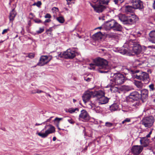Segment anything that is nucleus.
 Returning <instances> with one entry per match:
<instances>
[{"mask_svg":"<svg viewBox=\"0 0 155 155\" xmlns=\"http://www.w3.org/2000/svg\"><path fill=\"white\" fill-rule=\"evenodd\" d=\"M94 63L90 64V69L97 70L101 73H107L110 67L107 60L98 58L94 60Z\"/></svg>","mask_w":155,"mask_h":155,"instance_id":"1","label":"nucleus"},{"mask_svg":"<svg viewBox=\"0 0 155 155\" xmlns=\"http://www.w3.org/2000/svg\"><path fill=\"white\" fill-rule=\"evenodd\" d=\"M130 50H132L134 53L137 54L142 52L141 48L140 45L136 43L130 41L129 45Z\"/></svg>","mask_w":155,"mask_h":155,"instance_id":"2","label":"nucleus"},{"mask_svg":"<svg viewBox=\"0 0 155 155\" xmlns=\"http://www.w3.org/2000/svg\"><path fill=\"white\" fill-rule=\"evenodd\" d=\"M113 82L116 85L121 84L124 83L125 81L124 76L120 74H114L113 78Z\"/></svg>","mask_w":155,"mask_h":155,"instance_id":"3","label":"nucleus"},{"mask_svg":"<svg viewBox=\"0 0 155 155\" xmlns=\"http://www.w3.org/2000/svg\"><path fill=\"white\" fill-rule=\"evenodd\" d=\"M51 56H49L47 55L41 56L40 58L39 61L36 66L33 67H35L36 66H42L48 64L52 59Z\"/></svg>","mask_w":155,"mask_h":155,"instance_id":"4","label":"nucleus"},{"mask_svg":"<svg viewBox=\"0 0 155 155\" xmlns=\"http://www.w3.org/2000/svg\"><path fill=\"white\" fill-rule=\"evenodd\" d=\"M134 77L142 80L145 84L148 83L150 81L148 74L145 72H143L139 75H137L135 73L134 74Z\"/></svg>","mask_w":155,"mask_h":155,"instance_id":"5","label":"nucleus"},{"mask_svg":"<svg viewBox=\"0 0 155 155\" xmlns=\"http://www.w3.org/2000/svg\"><path fill=\"white\" fill-rule=\"evenodd\" d=\"M107 26L110 29L117 31H121L122 28L121 26L114 20L108 22Z\"/></svg>","mask_w":155,"mask_h":155,"instance_id":"6","label":"nucleus"},{"mask_svg":"<svg viewBox=\"0 0 155 155\" xmlns=\"http://www.w3.org/2000/svg\"><path fill=\"white\" fill-rule=\"evenodd\" d=\"M75 56V52L71 51L70 49H68L66 51L63 53H60L59 56L61 58L64 57L66 59H72Z\"/></svg>","mask_w":155,"mask_h":155,"instance_id":"7","label":"nucleus"},{"mask_svg":"<svg viewBox=\"0 0 155 155\" xmlns=\"http://www.w3.org/2000/svg\"><path fill=\"white\" fill-rule=\"evenodd\" d=\"M140 94L137 91H134L130 93L129 95L127 98V102L140 100Z\"/></svg>","mask_w":155,"mask_h":155,"instance_id":"8","label":"nucleus"},{"mask_svg":"<svg viewBox=\"0 0 155 155\" xmlns=\"http://www.w3.org/2000/svg\"><path fill=\"white\" fill-rule=\"evenodd\" d=\"M154 122V119L152 117H148L143 118L141 123L145 127H150L152 125Z\"/></svg>","mask_w":155,"mask_h":155,"instance_id":"9","label":"nucleus"},{"mask_svg":"<svg viewBox=\"0 0 155 155\" xmlns=\"http://www.w3.org/2000/svg\"><path fill=\"white\" fill-rule=\"evenodd\" d=\"M91 6L94 8V11L98 13L102 12L105 8V7L101 3H98V2L94 4H90Z\"/></svg>","mask_w":155,"mask_h":155,"instance_id":"10","label":"nucleus"},{"mask_svg":"<svg viewBox=\"0 0 155 155\" xmlns=\"http://www.w3.org/2000/svg\"><path fill=\"white\" fill-rule=\"evenodd\" d=\"M48 126L50 127L48 130L45 131V133H38V135L42 138H45L47 137L49 134H52L55 131V128L53 126L51 125H49Z\"/></svg>","mask_w":155,"mask_h":155,"instance_id":"11","label":"nucleus"},{"mask_svg":"<svg viewBox=\"0 0 155 155\" xmlns=\"http://www.w3.org/2000/svg\"><path fill=\"white\" fill-rule=\"evenodd\" d=\"M131 2L134 9H142L143 8V2L140 0H131Z\"/></svg>","mask_w":155,"mask_h":155,"instance_id":"12","label":"nucleus"},{"mask_svg":"<svg viewBox=\"0 0 155 155\" xmlns=\"http://www.w3.org/2000/svg\"><path fill=\"white\" fill-rule=\"evenodd\" d=\"M94 94L93 92L91 90H88L86 91L83 96V101L85 103H86L89 100L92 96L94 95Z\"/></svg>","mask_w":155,"mask_h":155,"instance_id":"13","label":"nucleus"},{"mask_svg":"<svg viewBox=\"0 0 155 155\" xmlns=\"http://www.w3.org/2000/svg\"><path fill=\"white\" fill-rule=\"evenodd\" d=\"M148 91L146 89H143L141 91L140 99L143 102H145L147 100L148 96Z\"/></svg>","mask_w":155,"mask_h":155,"instance_id":"14","label":"nucleus"},{"mask_svg":"<svg viewBox=\"0 0 155 155\" xmlns=\"http://www.w3.org/2000/svg\"><path fill=\"white\" fill-rule=\"evenodd\" d=\"M138 20V17L135 15H132L130 17H127L126 21V24L132 25L135 23Z\"/></svg>","mask_w":155,"mask_h":155,"instance_id":"15","label":"nucleus"},{"mask_svg":"<svg viewBox=\"0 0 155 155\" xmlns=\"http://www.w3.org/2000/svg\"><path fill=\"white\" fill-rule=\"evenodd\" d=\"M88 117V115L87 111L85 110H82L81 111V113L79 116V119L84 121V120L86 119Z\"/></svg>","mask_w":155,"mask_h":155,"instance_id":"16","label":"nucleus"},{"mask_svg":"<svg viewBox=\"0 0 155 155\" xmlns=\"http://www.w3.org/2000/svg\"><path fill=\"white\" fill-rule=\"evenodd\" d=\"M139 100H134L127 102L130 104L131 106L133 107V108H137L141 105V103Z\"/></svg>","mask_w":155,"mask_h":155,"instance_id":"17","label":"nucleus"},{"mask_svg":"<svg viewBox=\"0 0 155 155\" xmlns=\"http://www.w3.org/2000/svg\"><path fill=\"white\" fill-rule=\"evenodd\" d=\"M148 39L153 43H155V30L151 31L149 34Z\"/></svg>","mask_w":155,"mask_h":155,"instance_id":"18","label":"nucleus"},{"mask_svg":"<svg viewBox=\"0 0 155 155\" xmlns=\"http://www.w3.org/2000/svg\"><path fill=\"white\" fill-rule=\"evenodd\" d=\"M15 9V8L12 9L9 13V18L10 21L12 22L14 20L15 18L16 15V13Z\"/></svg>","mask_w":155,"mask_h":155,"instance_id":"19","label":"nucleus"},{"mask_svg":"<svg viewBox=\"0 0 155 155\" xmlns=\"http://www.w3.org/2000/svg\"><path fill=\"white\" fill-rule=\"evenodd\" d=\"M103 37V35L101 32L96 33L92 36L93 39L95 40H101Z\"/></svg>","mask_w":155,"mask_h":155,"instance_id":"20","label":"nucleus"},{"mask_svg":"<svg viewBox=\"0 0 155 155\" xmlns=\"http://www.w3.org/2000/svg\"><path fill=\"white\" fill-rule=\"evenodd\" d=\"M98 103L99 104H102L107 103L108 101V99L107 97L103 96L98 100Z\"/></svg>","mask_w":155,"mask_h":155,"instance_id":"21","label":"nucleus"},{"mask_svg":"<svg viewBox=\"0 0 155 155\" xmlns=\"http://www.w3.org/2000/svg\"><path fill=\"white\" fill-rule=\"evenodd\" d=\"M118 17L120 20L123 22L124 24H125L127 17L124 14H120L118 15Z\"/></svg>","mask_w":155,"mask_h":155,"instance_id":"22","label":"nucleus"},{"mask_svg":"<svg viewBox=\"0 0 155 155\" xmlns=\"http://www.w3.org/2000/svg\"><path fill=\"white\" fill-rule=\"evenodd\" d=\"M110 110L112 112L117 110L119 109V105L116 103L112 104L110 107Z\"/></svg>","mask_w":155,"mask_h":155,"instance_id":"23","label":"nucleus"},{"mask_svg":"<svg viewBox=\"0 0 155 155\" xmlns=\"http://www.w3.org/2000/svg\"><path fill=\"white\" fill-rule=\"evenodd\" d=\"M104 95V93L102 91H99L96 92L95 93V96L98 100Z\"/></svg>","mask_w":155,"mask_h":155,"instance_id":"24","label":"nucleus"},{"mask_svg":"<svg viewBox=\"0 0 155 155\" xmlns=\"http://www.w3.org/2000/svg\"><path fill=\"white\" fill-rule=\"evenodd\" d=\"M134 84L139 89H141L143 87V84L141 81L135 80Z\"/></svg>","mask_w":155,"mask_h":155,"instance_id":"25","label":"nucleus"},{"mask_svg":"<svg viewBox=\"0 0 155 155\" xmlns=\"http://www.w3.org/2000/svg\"><path fill=\"white\" fill-rule=\"evenodd\" d=\"M110 89L112 92H116L118 91V88L117 86L111 85L110 86Z\"/></svg>","mask_w":155,"mask_h":155,"instance_id":"26","label":"nucleus"},{"mask_svg":"<svg viewBox=\"0 0 155 155\" xmlns=\"http://www.w3.org/2000/svg\"><path fill=\"white\" fill-rule=\"evenodd\" d=\"M133 6L128 5L126 7L125 11L126 12H132L133 11Z\"/></svg>","mask_w":155,"mask_h":155,"instance_id":"27","label":"nucleus"},{"mask_svg":"<svg viewBox=\"0 0 155 155\" xmlns=\"http://www.w3.org/2000/svg\"><path fill=\"white\" fill-rule=\"evenodd\" d=\"M110 0H97L98 3H101L102 5H108Z\"/></svg>","mask_w":155,"mask_h":155,"instance_id":"28","label":"nucleus"},{"mask_svg":"<svg viewBox=\"0 0 155 155\" xmlns=\"http://www.w3.org/2000/svg\"><path fill=\"white\" fill-rule=\"evenodd\" d=\"M53 29L52 27L46 30V33L49 36H52L53 35L52 31Z\"/></svg>","mask_w":155,"mask_h":155,"instance_id":"29","label":"nucleus"},{"mask_svg":"<svg viewBox=\"0 0 155 155\" xmlns=\"http://www.w3.org/2000/svg\"><path fill=\"white\" fill-rule=\"evenodd\" d=\"M62 119V118H59L58 117L55 118L53 120L54 121H57L58 122V124H57V127L58 129L59 130H61V129L59 127V124L60 121Z\"/></svg>","mask_w":155,"mask_h":155,"instance_id":"30","label":"nucleus"},{"mask_svg":"<svg viewBox=\"0 0 155 155\" xmlns=\"http://www.w3.org/2000/svg\"><path fill=\"white\" fill-rule=\"evenodd\" d=\"M57 19L58 22L61 23H63L64 21V17L62 16L57 17Z\"/></svg>","mask_w":155,"mask_h":155,"instance_id":"31","label":"nucleus"},{"mask_svg":"<svg viewBox=\"0 0 155 155\" xmlns=\"http://www.w3.org/2000/svg\"><path fill=\"white\" fill-rule=\"evenodd\" d=\"M131 121V119L130 118H126L122 122V124L125 125L127 123Z\"/></svg>","mask_w":155,"mask_h":155,"instance_id":"32","label":"nucleus"},{"mask_svg":"<svg viewBox=\"0 0 155 155\" xmlns=\"http://www.w3.org/2000/svg\"><path fill=\"white\" fill-rule=\"evenodd\" d=\"M78 110V108H76L75 109L71 108H69L68 110V112L70 113H74L76 110Z\"/></svg>","mask_w":155,"mask_h":155,"instance_id":"33","label":"nucleus"},{"mask_svg":"<svg viewBox=\"0 0 155 155\" xmlns=\"http://www.w3.org/2000/svg\"><path fill=\"white\" fill-rule=\"evenodd\" d=\"M44 31V28H40L39 30L37 31L36 32L37 34H39L42 33Z\"/></svg>","mask_w":155,"mask_h":155,"instance_id":"34","label":"nucleus"},{"mask_svg":"<svg viewBox=\"0 0 155 155\" xmlns=\"http://www.w3.org/2000/svg\"><path fill=\"white\" fill-rule=\"evenodd\" d=\"M34 21L37 23H42V21L40 19L38 18H36L33 20Z\"/></svg>","mask_w":155,"mask_h":155,"instance_id":"35","label":"nucleus"},{"mask_svg":"<svg viewBox=\"0 0 155 155\" xmlns=\"http://www.w3.org/2000/svg\"><path fill=\"white\" fill-rule=\"evenodd\" d=\"M35 57V54L33 53H30L28 54V55L26 56V57H28L30 58H33Z\"/></svg>","mask_w":155,"mask_h":155,"instance_id":"36","label":"nucleus"},{"mask_svg":"<svg viewBox=\"0 0 155 155\" xmlns=\"http://www.w3.org/2000/svg\"><path fill=\"white\" fill-rule=\"evenodd\" d=\"M113 125V124L110 122H106L105 123V126L108 127H111Z\"/></svg>","mask_w":155,"mask_h":155,"instance_id":"37","label":"nucleus"},{"mask_svg":"<svg viewBox=\"0 0 155 155\" xmlns=\"http://www.w3.org/2000/svg\"><path fill=\"white\" fill-rule=\"evenodd\" d=\"M123 51H121L120 53L123 54H125L127 52V50L126 48H123L122 49Z\"/></svg>","mask_w":155,"mask_h":155,"instance_id":"38","label":"nucleus"},{"mask_svg":"<svg viewBox=\"0 0 155 155\" xmlns=\"http://www.w3.org/2000/svg\"><path fill=\"white\" fill-rule=\"evenodd\" d=\"M149 87L150 89V91H153L154 90V84H151L149 85Z\"/></svg>","mask_w":155,"mask_h":155,"instance_id":"39","label":"nucleus"},{"mask_svg":"<svg viewBox=\"0 0 155 155\" xmlns=\"http://www.w3.org/2000/svg\"><path fill=\"white\" fill-rule=\"evenodd\" d=\"M42 5V3L40 1H38L36 2V6L38 7H40Z\"/></svg>","mask_w":155,"mask_h":155,"instance_id":"40","label":"nucleus"},{"mask_svg":"<svg viewBox=\"0 0 155 155\" xmlns=\"http://www.w3.org/2000/svg\"><path fill=\"white\" fill-rule=\"evenodd\" d=\"M43 92H44V91H41V90H38V89H37L36 90V91L34 92H32V93H33V94L40 93H43Z\"/></svg>","mask_w":155,"mask_h":155,"instance_id":"41","label":"nucleus"},{"mask_svg":"<svg viewBox=\"0 0 155 155\" xmlns=\"http://www.w3.org/2000/svg\"><path fill=\"white\" fill-rule=\"evenodd\" d=\"M91 79H92L91 78L89 77H86L84 78V80L87 82H89Z\"/></svg>","mask_w":155,"mask_h":155,"instance_id":"42","label":"nucleus"},{"mask_svg":"<svg viewBox=\"0 0 155 155\" xmlns=\"http://www.w3.org/2000/svg\"><path fill=\"white\" fill-rule=\"evenodd\" d=\"M45 18H51V16L50 14L47 13L45 16Z\"/></svg>","mask_w":155,"mask_h":155,"instance_id":"43","label":"nucleus"},{"mask_svg":"<svg viewBox=\"0 0 155 155\" xmlns=\"http://www.w3.org/2000/svg\"><path fill=\"white\" fill-rule=\"evenodd\" d=\"M9 29L8 28L4 29L3 31L2 32V34H4L5 33H7V31L9 30Z\"/></svg>","mask_w":155,"mask_h":155,"instance_id":"44","label":"nucleus"},{"mask_svg":"<svg viewBox=\"0 0 155 155\" xmlns=\"http://www.w3.org/2000/svg\"><path fill=\"white\" fill-rule=\"evenodd\" d=\"M66 1L68 4H71V3H73V0H66Z\"/></svg>","mask_w":155,"mask_h":155,"instance_id":"45","label":"nucleus"},{"mask_svg":"<svg viewBox=\"0 0 155 155\" xmlns=\"http://www.w3.org/2000/svg\"><path fill=\"white\" fill-rule=\"evenodd\" d=\"M51 21V20L50 19H48L46 20L44 22V24H45V23H48L50 22Z\"/></svg>","mask_w":155,"mask_h":155,"instance_id":"46","label":"nucleus"},{"mask_svg":"<svg viewBox=\"0 0 155 155\" xmlns=\"http://www.w3.org/2000/svg\"><path fill=\"white\" fill-rule=\"evenodd\" d=\"M152 133V131H151L149 132V133L148 134L146 135V137L147 138L150 137V135Z\"/></svg>","mask_w":155,"mask_h":155,"instance_id":"47","label":"nucleus"},{"mask_svg":"<svg viewBox=\"0 0 155 155\" xmlns=\"http://www.w3.org/2000/svg\"><path fill=\"white\" fill-rule=\"evenodd\" d=\"M45 124V122H44L42 123L41 124H38V123H36L35 124V126H39V125H41L43 124Z\"/></svg>","mask_w":155,"mask_h":155,"instance_id":"48","label":"nucleus"},{"mask_svg":"<svg viewBox=\"0 0 155 155\" xmlns=\"http://www.w3.org/2000/svg\"><path fill=\"white\" fill-rule=\"evenodd\" d=\"M148 48H151L155 49V45H152L151 46H148Z\"/></svg>","mask_w":155,"mask_h":155,"instance_id":"49","label":"nucleus"},{"mask_svg":"<svg viewBox=\"0 0 155 155\" xmlns=\"http://www.w3.org/2000/svg\"><path fill=\"white\" fill-rule=\"evenodd\" d=\"M68 121L71 124H73L74 123V122L72 119L68 120Z\"/></svg>","mask_w":155,"mask_h":155,"instance_id":"50","label":"nucleus"},{"mask_svg":"<svg viewBox=\"0 0 155 155\" xmlns=\"http://www.w3.org/2000/svg\"><path fill=\"white\" fill-rule=\"evenodd\" d=\"M53 117H51L49 119H47V120L45 122V123L46 122H50V120H51V119Z\"/></svg>","mask_w":155,"mask_h":155,"instance_id":"51","label":"nucleus"},{"mask_svg":"<svg viewBox=\"0 0 155 155\" xmlns=\"http://www.w3.org/2000/svg\"><path fill=\"white\" fill-rule=\"evenodd\" d=\"M143 141V140H140V142L141 143V144H142V145L144 147H145L146 146H147V144H146V145H144L143 143V142H142V141Z\"/></svg>","mask_w":155,"mask_h":155,"instance_id":"52","label":"nucleus"},{"mask_svg":"<svg viewBox=\"0 0 155 155\" xmlns=\"http://www.w3.org/2000/svg\"><path fill=\"white\" fill-rule=\"evenodd\" d=\"M153 7L154 9H155V0L154 1V3L153 4Z\"/></svg>","mask_w":155,"mask_h":155,"instance_id":"53","label":"nucleus"},{"mask_svg":"<svg viewBox=\"0 0 155 155\" xmlns=\"http://www.w3.org/2000/svg\"><path fill=\"white\" fill-rule=\"evenodd\" d=\"M56 137H54L53 138V140L54 141H55V140H56Z\"/></svg>","mask_w":155,"mask_h":155,"instance_id":"54","label":"nucleus"},{"mask_svg":"<svg viewBox=\"0 0 155 155\" xmlns=\"http://www.w3.org/2000/svg\"><path fill=\"white\" fill-rule=\"evenodd\" d=\"M29 15H31L32 16H33V14L32 13H30L29 14Z\"/></svg>","mask_w":155,"mask_h":155,"instance_id":"55","label":"nucleus"},{"mask_svg":"<svg viewBox=\"0 0 155 155\" xmlns=\"http://www.w3.org/2000/svg\"><path fill=\"white\" fill-rule=\"evenodd\" d=\"M32 5H33V6H35V5H36V2H35V3H34L32 4Z\"/></svg>","mask_w":155,"mask_h":155,"instance_id":"56","label":"nucleus"},{"mask_svg":"<svg viewBox=\"0 0 155 155\" xmlns=\"http://www.w3.org/2000/svg\"><path fill=\"white\" fill-rule=\"evenodd\" d=\"M73 101L74 102H75L76 101V100L74 99H73Z\"/></svg>","mask_w":155,"mask_h":155,"instance_id":"57","label":"nucleus"},{"mask_svg":"<svg viewBox=\"0 0 155 155\" xmlns=\"http://www.w3.org/2000/svg\"><path fill=\"white\" fill-rule=\"evenodd\" d=\"M125 0H121V2H124Z\"/></svg>","mask_w":155,"mask_h":155,"instance_id":"58","label":"nucleus"},{"mask_svg":"<svg viewBox=\"0 0 155 155\" xmlns=\"http://www.w3.org/2000/svg\"><path fill=\"white\" fill-rule=\"evenodd\" d=\"M11 2L10 1V2H9V4L10 5H11Z\"/></svg>","mask_w":155,"mask_h":155,"instance_id":"59","label":"nucleus"},{"mask_svg":"<svg viewBox=\"0 0 155 155\" xmlns=\"http://www.w3.org/2000/svg\"><path fill=\"white\" fill-rule=\"evenodd\" d=\"M18 35H17L15 37V38H17V37H18Z\"/></svg>","mask_w":155,"mask_h":155,"instance_id":"60","label":"nucleus"},{"mask_svg":"<svg viewBox=\"0 0 155 155\" xmlns=\"http://www.w3.org/2000/svg\"><path fill=\"white\" fill-rule=\"evenodd\" d=\"M125 46V45H124V47Z\"/></svg>","mask_w":155,"mask_h":155,"instance_id":"61","label":"nucleus"},{"mask_svg":"<svg viewBox=\"0 0 155 155\" xmlns=\"http://www.w3.org/2000/svg\"><path fill=\"white\" fill-rule=\"evenodd\" d=\"M154 90L155 91V87L154 88Z\"/></svg>","mask_w":155,"mask_h":155,"instance_id":"62","label":"nucleus"},{"mask_svg":"<svg viewBox=\"0 0 155 155\" xmlns=\"http://www.w3.org/2000/svg\"><path fill=\"white\" fill-rule=\"evenodd\" d=\"M74 79L75 80H76V79Z\"/></svg>","mask_w":155,"mask_h":155,"instance_id":"63","label":"nucleus"}]
</instances>
